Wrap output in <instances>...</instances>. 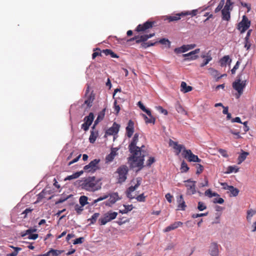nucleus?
<instances>
[{"instance_id":"1","label":"nucleus","mask_w":256,"mask_h":256,"mask_svg":"<svg viewBox=\"0 0 256 256\" xmlns=\"http://www.w3.org/2000/svg\"><path fill=\"white\" fill-rule=\"evenodd\" d=\"M139 134L136 133L128 146L129 152L132 154V155L128 158V161L136 162V166L140 167V170L144 166V156H138L141 154V148L136 146L138 142Z\"/></svg>"},{"instance_id":"2","label":"nucleus","mask_w":256,"mask_h":256,"mask_svg":"<svg viewBox=\"0 0 256 256\" xmlns=\"http://www.w3.org/2000/svg\"><path fill=\"white\" fill-rule=\"evenodd\" d=\"M82 188L88 191L94 192L101 188V184L99 181L96 180L95 176H89L82 180H78L76 182Z\"/></svg>"},{"instance_id":"3","label":"nucleus","mask_w":256,"mask_h":256,"mask_svg":"<svg viewBox=\"0 0 256 256\" xmlns=\"http://www.w3.org/2000/svg\"><path fill=\"white\" fill-rule=\"evenodd\" d=\"M246 82L247 80L244 78H242V74L241 73L237 76L236 80L232 83L233 88L238 92L240 96L242 94Z\"/></svg>"},{"instance_id":"4","label":"nucleus","mask_w":256,"mask_h":256,"mask_svg":"<svg viewBox=\"0 0 256 256\" xmlns=\"http://www.w3.org/2000/svg\"><path fill=\"white\" fill-rule=\"evenodd\" d=\"M198 10H193L192 11H184L180 13L176 14L174 16H165L164 20H168L169 22L177 21L180 19V17L190 15L192 16L196 15Z\"/></svg>"},{"instance_id":"5","label":"nucleus","mask_w":256,"mask_h":256,"mask_svg":"<svg viewBox=\"0 0 256 256\" xmlns=\"http://www.w3.org/2000/svg\"><path fill=\"white\" fill-rule=\"evenodd\" d=\"M128 172V168L126 166L122 165L119 166L116 172L118 174L117 183L122 184L124 182L127 178Z\"/></svg>"},{"instance_id":"6","label":"nucleus","mask_w":256,"mask_h":256,"mask_svg":"<svg viewBox=\"0 0 256 256\" xmlns=\"http://www.w3.org/2000/svg\"><path fill=\"white\" fill-rule=\"evenodd\" d=\"M117 216L116 212L109 211L106 212L103 216L98 220V222L100 225H105L107 222L115 219Z\"/></svg>"},{"instance_id":"7","label":"nucleus","mask_w":256,"mask_h":256,"mask_svg":"<svg viewBox=\"0 0 256 256\" xmlns=\"http://www.w3.org/2000/svg\"><path fill=\"white\" fill-rule=\"evenodd\" d=\"M100 162V159H94L91 161L88 164L85 166L84 167V170L86 172L94 173L97 170L100 169V167L98 166V163Z\"/></svg>"},{"instance_id":"8","label":"nucleus","mask_w":256,"mask_h":256,"mask_svg":"<svg viewBox=\"0 0 256 256\" xmlns=\"http://www.w3.org/2000/svg\"><path fill=\"white\" fill-rule=\"evenodd\" d=\"M250 21L246 15H244L242 16V21L238 24V29L242 34L245 32L250 28Z\"/></svg>"},{"instance_id":"9","label":"nucleus","mask_w":256,"mask_h":256,"mask_svg":"<svg viewBox=\"0 0 256 256\" xmlns=\"http://www.w3.org/2000/svg\"><path fill=\"white\" fill-rule=\"evenodd\" d=\"M184 157L187 159L190 162H201L202 160L199 158L198 156L192 154L191 150L184 149L183 150Z\"/></svg>"},{"instance_id":"10","label":"nucleus","mask_w":256,"mask_h":256,"mask_svg":"<svg viewBox=\"0 0 256 256\" xmlns=\"http://www.w3.org/2000/svg\"><path fill=\"white\" fill-rule=\"evenodd\" d=\"M200 52V48H196L188 54H183L182 56L184 58V61H189L196 60L198 56L196 54L199 53Z\"/></svg>"},{"instance_id":"11","label":"nucleus","mask_w":256,"mask_h":256,"mask_svg":"<svg viewBox=\"0 0 256 256\" xmlns=\"http://www.w3.org/2000/svg\"><path fill=\"white\" fill-rule=\"evenodd\" d=\"M184 182L189 183L188 184H186V186L187 188V193L189 194H196V182L192 180L191 179H188L185 180Z\"/></svg>"},{"instance_id":"12","label":"nucleus","mask_w":256,"mask_h":256,"mask_svg":"<svg viewBox=\"0 0 256 256\" xmlns=\"http://www.w3.org/2000/svg\"><path fill=\"white\" fill-rule=\"evenodd\" d=\"M109 196V200L105 202V204L106 206H112L115 204L116 201L120 199V198H119L118 192H113L108 194V196Z\"/></svg>"},{"instance_id":"13","label":"nucleus","mask_w":256,"mask_h":256,"mask_svg":"<svg viewBox=\"0 0 256 256\" xmlns=\"http://www.w3.org/2000/svg\"><path fill=\"white\" fill-rule=\"evenodd\" d=\"M196 46V44H190L183 45L180 47L176 48L174 50V52L177 54L185 52L190 50H192Z\"/></svg>"},{"instance_id":"14","label":"nucleus","mask_w":256,"mask_h":256,"mask_svg":"<svg viewBox=\"0 0 256 256\" xmlns=\"http://www.w3.org/2000/svg\"><path fill=\"white\" fill-rule=\"evenodd\" d=\"M154 24V22L146 21L143 24H138L136 28L138 32H143L148 29L152 28Z\"/></svg>"},{"instance_id":"15","label":"nucleus","mask_w":256,"mask_h":256,"mask_svg":"<svg viewBox=\"0 0 256 256\" xmlns=\"http://www.w3.org/2000/svg\"><path fill=\"white\" fill-rule=\"evenodd\" d=\"M200 57L204 58L203 62L200 64V67L202 68L206 66L208 62L212 60V57L210 51L208 52H203Z\"/></svg>"},{"instance_id":"16","label":"nucleus","mask_w":256,"mask_h":256,"mask_svg":"<svg viewBox=\"0 0 256 256\" xmlns=\"http://www.w3.org/2000/svg\"><path fill=\"white\" fill-rule=\"evenodd\" d=\"M221 184L223 186H226L224 187V188L229 190L231 194L230 196H236L238 195L240 192V190L238 188H234L232 186H228L226 183L225 182L222 183Z\"/></svg>"},{"instance_id":"17","label":"nucleus","mask_w":256,"mask_h":256,"mask_svg":"<svg viewBox=\"0 0 256 256\" xmlns=\"http://www.w3.org/2000/svg\"><path fill=\"white\" fill-rule=\"evenodd\" d=\"M218 246L219 245L216 242H212L210 244L209 253L211 256H218Z\"/></svg>"},{"instance_id":"18","label":"nucleus","mask_w":256,"mask_h":256,"mask_svg":"<svg viewBox=\"0 0 256 256\" xmlns=\"http://www.w3.org/2000/svg\"><path fill=\"white\" fill-rule=\"evenodd\" d=\"M120 126L114 122L112 127L109 128L106 132V134L108 136L113 135L118 133Z\"/></svg>"},{"instance_id":"19","label":"nucleus","mask_w":256,"mask_h":256,"mask_svg":"<svg viewBox=\"0 0 256 256\" xmlns=\"http://www.w3.org/2000/svg\"><path fill=\"white\" fill-rule=\"evenodd\" d=\"M169 145L170 146H172L174 149L177 150V154H178L182 150H184L186 149L185 147L183 145L180 144L178 142L173 141L172 140H170Z\"/></svg>"},{"instance_id":"20","label":"nucleus","mask_w":256,"mask_h":256,"mask_svg":"<svg viewBox=\"0 0 256 256\" xmlns=\"http://www.w3.org/2000/svg\"><path fill=\"white\" fill-rule=\"evenodd\" d=\"M134 132V122L132 120H130L126 127V134L128 138H131Z\"/></svg>"},{"instance_id":"21","label":"nucleus","mask_w":256,"mask_h":256,"mask_svg":"<svg viewBox=\"0 0 256 256\" xmlns=\"http://www.w3.org/2000/svg\"><path fill=\"white\" fill-rule=\"evenodd\" d=\"M177 202L178 204V209L184 210L186 207L185 202L184 201L182 195H180L177 198Z\"/></svg>"},{"instance_id":"22","label":"nucleus","mask_w":256,"mask_h":256,"mask_svg":"<svg viewBox=\"0 0 256 256\" xmlns=\"http://www.w3.org/2000/svg\"><path fill=\"white\" fill-rule=\"evenodd\" d=\"M182 225V222H176L168 226L164 230V232H168L172 230H175L178 226Z\"/></svg>"},{"instance_id":"23","label":"nucleus","mask_w":256,"mask_h":256,"mask_svg":"<svg viewBox=\"0 0 256 256\" xmlns=\"http://www.w3.org/2000/svg\"><path fill=\"white\" fill-rule=\"evenodd\" d=\"M252 32V30H248L244 38V48H246L247 50H249L251 46V44L250 42L249 38Z\"/></svg>"},{"instance_id":"24","label":"nucleus","mask_w":256,"mask_h":256,"mask_svg":"<svg viewBox=\"0 0 256 256\" xmlns=\"http://www.w3.org/2000/svg\"><path fill=\"white\" fill-rule=\"evenodd\" d=\"M84 173V170H80L79 172H77L72 175L67 176L65 178L64 180H70L73 179H76Z\"/></svg>"},{"instance_id":"25","label":"nucleus","mask_w":256,"mask_h":256,"mask_svg":"<svg viewBox=\"0 0 256 256\" xmlns=\"http://www.w3.org/2000/svg\"><path fill=\"white\" fill-rule=\"evenodd\" d=\"M94 99V96L91 94L88 98L84 100V104L82 105V106L84 104H86L87 108H90L92 106L93 101Z\"/></svg>"},{"instance_id":"26","label":"nucleus","mask_w":256,"mask_h":256,"mask_svg":"<svg viewBox=\"0 0 256 256\" xmlns=\"http://www.w3.org/2000/svg\"><path fill=\"white\" fill-rule=\"evenodd\" d=\"M98 135V131L97 130H90V134L89 137V141L90 143L94 144Z\"/></svg>"},{"instance_id":"27","label":"nucleus","mask_w":256,"mask_h":256,"mask_svg":"<svg viewBox=\"0 0 256 256\" xmlns=\"http://www.w3.org/2000/svg\"><path fill=\"white\" fill-rule=\"evenodd\" d=\"M232 60L228 56H224L220 60V65L222 67L226 66L228 62H230Z\"/></svg>"},{"instance_id":"28","label":"nucleus","mask_w":256,"mask_h":256,"mask_svg":"<svg viewBox=\"0 0 256 256\" xmlns=\"http://www.w3.org/2000/svg\"><path fill=\"white\" fill-rule=\"evenodd\" d=\"M242 153L240 154L238 157V164H240L243 162L246 158V156L249 155V152H244L243 150H241Z\"/></svg>"},{"instance_id":"29","label":"nucleus","mask_w":256,"mask_h":256,"mask_svg":"<svg viewBox=\"0 0 256 256\" xmlns=\"http://www.w3.org/2000/svg\"><path fill=\"white\" fill-rule=\"evenodd\" d=\"M94 120V115L92 112H90L88 116L84 117V122L91 125Z\"/></svg>"},{"instance_id":"30","label":"nucleus","mask_w":256,"mask_h":256,"mask_svg":"<svg viewBox=\"0 0 256 256\" xmlns=\"http://www.w3.org/2000/svg\"><path fill=\"white\" fill-rule=\"evenodd\" d=\"M181 90L184 93L188 92L191 91L192 88L191 86H188L186 82H182L180 85Z\"/></svg>"},{"instance_id":"31","label":"nucleus","mask_w":256,"mask_h":256,"mask_svg":"<svg viewBox=\"0 0 256 256\" xmlns=\"http://www.w3.org/2000/svg\"><path fill=\"white\" fill-rule=\"evenodd\" d=\"M222 18L224 20L228 21L230 18V10L222 9Z\"/></svg>"},{"instance_id":"32","label":"nucleus","mask_w":256,"mask_h":256,"mask_svg":"<svg viewBox=\"0 0 256 256\" xmlns=\"http://www.w3.org/2000/svg\"><path fill=\"white\" fill-rule=\"evenodd\" d=\"M124 209L119 210V212L122 214H127L129 212L131 211L133 208L134 206L132 204L130 205H126L124 204Z\"/></svg>"},{"instance_id":"33","label":"nucleus","mask_w":256,"mask_h":256,"mask_svg":"<svg viewBox=\"0 0 256 256\" xmlns=\"http://www.w3.org/2000/svg\"><path fill=\"white\" fill-rule=\"evenodd\" d=\"M105 111H106V109H104L102 110L98 114V116L96 118V119L95 120V121L94 122L96 124H98L100 121L102 120L104 117V115H105Z\"/></svg>"},{"instance_id":"34","label":"nucleus","mask_w":256,"mask_h":256,"mask_svg":"<svg viewBox=\"0 0 256 256\" xmlns=\"http://www.w3.org/2000/svg\"><path fill=\"white\" fill-rule=\"evenodd\" d=\"M176 108L177 112L178 113L184 114H186L187 112L186 111V110L184 109V108L182 106L179 104L178 102H177L176 104Z\"/></svg>"},{"instance_id":"35","label":"nucleus","mask_w":256,"mask_h":256,"mask_svg":"<svg viewBox=\"0 0 256 256\" xmlns=\"http://www.w3.org/2000/svg\"><path fill=\"white\" fill-rule=\"evenodd\" d=\"M100 213L96 212L91 216L90 218H88V220L90 221V225L94 224L96 222L97 218L100 216Z\"/></svg>"},{"instance_id":"36","label":"nucleus","mask_w":256,"mask_h":256,"mask_svg":"<svg viewBox=\"0 0 256 256\" xmlns=\"http://www.w3.org/2000/svg\"><path fill=\"white\" fill-rule=\"evenodd\" d=\"M116 155V152L113 150H112V152H110V154L106 156V162H112L114 160Z\"/></svg>"},{"instance_id":"37","label":"nucleus","mask_w":256,"mask_h":256,"mask_svg":"<svg viewBox=\"0 0 256 256\" xmlns=\"http://www.w3.org/2000/svg\"><path fill=\"white\" fill-rule=\"evenodd\" d=\"M88 198L86 196H80L79 199L80 204L82 206H84L86 204H88Z\"/></svg>"},{"instance_id":"38","label":"nucleus","mask_w":256,"mask_h":256,"mask_svg":"<svg viewBox=\"0 0 256 256\" xmlns=\"http://www.w3.org/2000/svg\"><path fill=\"white\" fill-rule=\"evenodd\" d=\"M48 252H50V256H58L64 251L50 248Z\"/></svg>"},{"instance_id":"39","label":"nucleus","mask_w":256,"mask_h":256,"mask_svg":"<svg viewBox=\"0 0 256 256\" xmlns=\"http://www.w3.org/2000/svg\"><path fill=\"white\" fill-rule=\"evenodd\" d=\"M205 195L208 196L209 198H212L213 196H219L220 195L215 192H212L210 189L206 190L205 192Z\"/></svg>"},{"instance_id":"40","label":"nucleus","mask_w":256,"mask_h":256,"mask_svg":"<svg viewBox=\"0 0 256 256\" xmlns=\"http://www.w3.org/2000/svg\"><path fill=\"white\" fill-rule=\"evenodd\" d=\"M238 168L236 166H229L227 168V171L226 173L230 174L233 172H237L238 171Z\"/></svg>"},{"instance_id":"41","label":"nucleus","mask_w":256,"mask_h":256,"mask_svg":"<svg viewBox=\"0 0 256 256\" xmlns=\"http://www.w3.org/2000/svg\"><path fill=\"white\" fill-rule=\"evenodd\" d=\"M256 213L255 210L252 209L248 210L247 211L246 219L248 222H250L252 220V216Z\"/></svg>"},{"instance_id":"42","label":"nucleus","mask_w":256,"mask_h":256,"mask_svg":"<svg viewBox=\"0 0 256 256\" xmlns=\"http://www.w3.org/2000/svg\"><path fill=\"white\" fill-rule=\"evenodd\" d=\"M180 169H181L182 172H186L189 170V167L188 166V164L184 160H183L181 164Z\"/></svg>"},{"instance_id":"43","label":"nucleus","mask_w":256,"mask_h":256,"mask_svg":"<svg viewBox=\"0 0 256 256\" xmlns=\"http://www.w3.org/2000/svg\"><path fill=\"white\" fill-rule=\"evenodd\" d=\"M14 249V251L12 253L8 254V256H16L18 252L22 250L20 248L12 246Z\"/></svg>"},{"instance_id":"44","label":"nucleus","mask_w":256,"mask_h":256,"mask_svg":"<svg viewBox=\"0 0 256 256\" xmlns=\"http://www.w3.org/2000/svg\"><path fill=\"white\" fill-rule=\"evenodd\" d=\"M158 42L163 45L168 46V47H170V41L166 38L160 39Z\"/></svg>"},{"instance_id":"45","label":"nucleus","mask_w":256,"mask_h":256,"mask_svg":"<svg viewBox=\"0 0 256 256\" xmlns=\"http://www.w3.org/2000/svg\"><path fill=\"white\" fill-rule=\"evenodd\" d=\"M208 70L210 74L214 78H216L217 76L219 75L218 72L217 70L214 69V68H208Z\"/></svg>"},{"instance_id":"46","label":"nucleus","mask_w":256,"mask_h":256,"mask_svg":"<svg viewBox=\"0 0 256 256\" xmlns=\"http://www.w3.org/2000/svg\"><path fill=\"white\" fill-rule=\"evenodd\" d=\"M224 4V0H221L218 6L215 8L214 12L216 13L220 12L222 9Z\"/></svg>"},{"instance_id":"47","label":"nucleus","mask_w":256,"mask_h":256,"mask_svg":"<svg viewBox=\"0 0 256 256\" xmlns=\"http://www.w3.org/2000/svg\"><path fill=\"white\" fill-rule=\"evenodd\" d=\"M195 166L196 168V174H199L202 173L204 170V166L200 164H196Z\"/></svg>"},{"instance_id":"48","label":"nucleus","mask_w":256,"mask_h":256,"mask_svg":"<svg viewBox=\"0 0 256 256\" xmlns=\"http://www.w3.org/2000/svg\"><path fill=\"white\" fill-rule=\"evenodd\" d=\"M206 208V204L202 202H198V209L200 211H202Z\"/></svg>"},{"instance_id":"49","label":"nucleus","mask_w":256,"mask_h":256,"mask_svg":"<svg viewBox=\"0 0 256 256\" xmlns=\"http://www.w3.org/2000/svg\"><path fill=\"white\" fill-rule=\"evenodd\" d=\"M234 4L233 2H231V0H226V5L223 9L227 10H232V8H230V6Z\"/></svg>"},{"instance_id":"50","label":"nucleus","mask_w":256,"mask_h":256,"mask_svg":"<svg viewBox=\"0 0 256 256\" xmlns=\"http://www.w3.org/2000/svg\"><path fill=\"white\" fill-rule=\"evenodd\" d=\"M83 207L84 206H82V205L81 206H80L78 204H76L75 205L74 210H76L78 214H81L82 212L84 210Z\"/></svg>"},{"instance_id":"51","label":"nucleus","mask_w":256,"mask_h":256,"mask_svg":"<svg viewBox=\"0 0 256 256\" xmlns=\"http://www.w3.org/2000/svg\"><path fill=\"white\" fill-rule=\"evenodd\" d=\"M140 39L136 41L137 44H139L142 42H145L148 40L146 34L140 36Z\"/></svg>"},{"instance_id":"52","label":"nucleus","mask_w":256,"mask_h":256,"mask_svg":"<svg viewBox=\"0 0 256 256\" xmlns=\"http://www.w3.org/2000/svg\"><path fill=\"white\" fill-rule=\"evenodd\" d=\"M84 240V237H80L78 238H76L75 240H74L73 242L74 244H82Z\"/></svg>"},{"instance_id":"53","label":"nucleus","mask_w":256,"mask_h":256,"mask_svg":"<svg viewBox=\"0 0 256 256\" xmlns=\"http://www.w3.org/2000/svg\"><path fill=\"white\" fill-rule=\"evenodd\" d=\"M136 200L140 202H144L146 200V196L144 194H142L136 198Z\"/></svg>"},{"instance_id":"54","label":"nucleus","mask_w":256,"mask_h":256,"mask_svg":"<svg viewBox=\"0 0 256 256\" xmlns=\"http://www.w3.org/2000/svg\"><path fill=\"white\" fill-rule=\"evenodd\" d=\"M72 196V194H70L66 196V198H60L58 201L56 202V204H58L60 203H62L64 201H66V200H68L69 198Z\"/></svg>"},{"instance_id":"55","label":"nucleus","mask_w":256,"mask_h":256,"mask_svg":"<svg viewBox=\"0 0 256 256\" xmlns=\"http://www.w3.org/2000/svg\"><path fill=\"white\" fill-rule=\"evenodd\" d=\"M240 62L239 60L237 61L236 64L234 66V68L231 70V72L232 74H234L236 73V70L238 68L240 64Z\"/></svg>"},{"instance_id":"56","label":"nucleus","mask_w":256,"mask_h":256,"mask_svg":"<svg viewBox=\"0 0 256 256\" xmlns=\"http://www.w3.org/2000/svg\"><path fill=\"white\" fill-rule=\"evenodd\" d=\"M218 152L224 158H228V156L227 152L224 149L220 148Z\"/></svg>"},{"instance_id":"57","label":"nucleus","mask_w":256,"mask_h":256,"mask_svg":"<svg viewBox=\"0 0 256 256\" xmlns=\"http://www.w3.org/2000/svg\"><path fill=\"white\" fill-rule=\"evenodd\" d=\"M156 109L159 112L163 114L164 115L166 116L168 114V111L166 110L163 108L161 106L156 107Z\"/></svg>"},{"instance_id":"58","label":"nucleus","mask_w":256,"mask_h":256,"mask_svg":"<svg viewBox=\"0 0 256 256\" xmlns=\"http://www.w3.org/2000/svg\"><path fill=\"white\" fill-rule=\"evenodd\" d=\"M224 202V200L222 198H215L213 200V202L214 204H222Z\"/></svg>"},{"instance_id":"59","label":"nucleus","mask_w":256,"mask_h":256,"mask_svg":"<svg viewBox=\"0 0 256 256\" xmlns=\"http://www.w3.org/2000/svg\"><path fill=\"white\" fill-rule=\"evenodd\" d=\"M150 118H148V120H146V124H154L156 118L153 116H149Z\"/></svg>"},{"instance_id":"60","label":"nucleus","mask_w":256,"mask_h":256,"mask_svg":"<svg viewBox=\"0 0 256 256\" xmlns=\"http://www.w3.org/2000/svg\"><path fill=\"white\" fill-rule=\"evenodd\" d=\"M90 126L88 124H86V122H84V123L82 124L81 128L85 132H86L88 130Z\"/></svg>"},{"instance_id":"61","label":"nucleus","mask_w":256,"mask_h":256,"mask_svg":"<svg viewBox=\"0 0 256 256\" xmlns=\"http://www.w3.org/2000/svg\"><path fill=\"white\" fill-rule=\"evenodd\" d=\"M114 111L116 112V114H118L120 112V106L117 104L116 100H115L114 102Z\"/></svg>"},{"instance_id":"62","label":"nucleus","mask_w":256,"mask_h":256,"mask_svg":"<svg viewBox=\"0 0 256 256\" xmlns=\"http://www.w3.org/2000/svg\"><path fill=\"white\" fill-rule=\"evenodd\" d=\"M240 4H241L242 6L248 9L247 12H249L251 9L250 5L248 4H246V2H240Z\"/></svg>"},{"instance_id":"63","label":"nucleus","mask_w":256,"mask_h":256,"mask_svg":"<svg viewBox=\"0 0 256 256\" xmlns=\"http://www.w3.org/2000/svg\"><path fill=\"white\" fill-rule=\"evenodd\" d=\"M38 234L32 233L31 234H28V238L29 240H35L38 238Z\"/></svg>"},{"instance_id":"64","label":"nucleus","mask_w":256,"mask_h":256,"mask_svg":"<svg viewBox=\"0 0 256 256\" xmlns=\"http://www.w3.org/2000/svg\"><path fill=\"white\" fill-rule=\"evenodd\" d=\"M155 162V159L154 157H150L149 159L146 162V166H150L152 163Z\"/></svg>"}]
</instances>
